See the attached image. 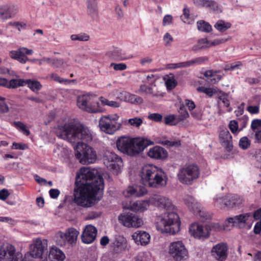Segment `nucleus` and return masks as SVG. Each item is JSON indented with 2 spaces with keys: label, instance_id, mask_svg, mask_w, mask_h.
I'll return each mask as SVG.
<instances>
[{
  "label": "nucleus",
  "instance_id": "1",
  "mask_svg": "<svg viewBox=\"0 0 261 261\" xmlns=\"http://www.w3.org/2000/svg\"><path fill=\"white\" fill-rule=\"evenodd\" d=\"M104 180L97 170L82 167L77 173L74 190V202L88 207L91 201H99L102 197Z\"/></svg>",
  "mask_w": 261,
  "mask_h": 261
},
{
  "label": "nucleus",
  "instance_id": "2",
  "mask_svg": "<svg viewBox=\"0 0 261 261\" xmlns=\"http://www.w3.org/2000/svg\"><path fill=\"white\" fill-rule=\"evenodd\" d=\"M57 136L70 142L77 143L75 149L76 158L83 164L93 163L96 160V153L93 149L86 143L92 140L89 129L83 125L75 123L73 120L68 121L63 125H59L56 130Z\"/></svg>",
  "mask_w": 261,
  "mask_h": 261
},
{
  "label": "nucleus",
  "instance_id": "3",
  "mask_svg": "<svg viewBox=\"0 0 261 261\" xmlns=\"http://www.w3.org/2000/svg\"><path fill=\"white\" fill-rule=\"evenodd\" d=\"M139 175L144 186L159 188L166 185L165 172L155 165H145L142 168Z\"/></svg>",
  "mask_w": 261,
  "mask_h": 261
},
{
  "label": "nucleus",
  "instance_id": "4",
  "mask_svg": "<svg viewBox=\"0 0 261 261\" xmlns=\"http://www.w3.org/2000/svg\"><path fill=\"white\" fill-rule=\"evenodd\" d=\"M152 143L151 141L143 138L121 137L117 140L116 146L121 152L134 156L143 151Z\"/></svg>",
  "mask_w": 261,
  "mask_h": 261
},
{
  "label": "nucleus",
  "instance_id": "5",
  "mask_svg": "<svg viewBox=\"0 0 261 261\" xmlns=\"http://www.w3.org/2000/svg\"><path fill=\"white\" fill-rule=\"evenodd\" d=\"M180 221L177 214L170 212L160 216L156 222V227L162 232L175 234L180 230Z\"/></svg>",
  "mask_w": 261,
  "mask_h": 261
},
{
  "label": "nucleus",
  "instance_id": "6",
  "mask_svg": "<svg viewBox=\"0 0 261 261\" xmlns=\"http://www.w3.org/2000/svg\"><path fill=\"white\" fill-rule=\"evenodd\" d=\"M199 175L200 168L197 164L193 163L186 164L179 169L177 173L179 181L188 185H191Z\"/></svg>",
  "mask_w": 261,
  "mask_h": 261
},
{
  "label": "nucleus",
  "instance_id": "7",
  "mask_svg": "<svg viewBox=\"0 0 261 261\" xmlns=\"http://www.w3.org/2000/svg\"><path fill=\"white\" fill-rule=\"evenodd\" d=\"M119 116L117 114H111L102 116L99 121L100 129L108 134H113L118 130L121 124L118 122Z\"/></svg>",
  "mask_w": 261,
  "mask_h": 261
},
{
  "label": "nucleus",
  "instance_id": "8",
  "mask_svg": "<svg viewBox=\"0 0 261 261\" xmlns=\"http://www.w3.org/2000/svg\"><path fill=\"white\" fill-rule=\"evenodd\" d=\"M98 101L94 98L87 94L79 96L77 99L78 107L89 113H98L101 112Z\"/></svg>",
  "mask_w": 261,
  "mask_h": 261
},
{
  "label": "nucleus",
  "instance_id": "9",
  "mask_svg": "<svg viewBox=\"0 0 261 261\" xmlns=\"http://www.w3.org/2000/svg\"><path fill=\"white\" fill-rule=\"evenodd\" d=\"M79 234V231L73 227L68 228L65 232L59 231L56 236V243L60 246H65L67 244L73 245L75 244Z\"/></svg>",
  "mask_w": 261,
  "mask_h": 261
},
{
  "label": "nucleus",
  "instance_id": "10",
  "mask_svg": "<svg viewBox=\"0 0 261 261\" xmlns=\"http://www.w3.org/2000/svg\"><path fill=\"white\" fill-rule=\"evenodd\" d=\"M169 254L174 261H184L188 257V251L181 241H176L170 244Z\"/></svg>",
  "mask_w": 261,
  "mask_h": 261
},
{
  "label": "nucleus",
  "instance_id": "11",
  "mask_svg": "<svg viewBox=\"0 0 261 261\" xmlns=\"http://www.w3.org/2000/svg\"><path fill=\"white\" fill-rule=\"evenodd\" d=\"M104 164L107 168L114 173L118 174L123 166L122 159L114 153L111 152L105 156Z\"/></svg>",
  "mask_w": 261,
  "mask_h": 261
},
{
  "label": "nucleus",
  "instance_id": "12",
  "mask_svg": "<svg viewBox=\"0 0 261 261\" xmlns=\"http://www.w3.org/2000/svg\"><path fill=\"white\" fill-rule=\"evenodd\" d=\"M226 222L231 224L233 226H238L240 228H244L247 226L248 228H250L252 223V215L250 213L240 214L233 217L227 218Z\"/></svg>",
  "mask_w": 261,
  "mask_h": 261
},
{
  "label": "nucleus",
  "instance_id": "13",
  "mask_svg": "<svg viewBox=\"0 0 261 261\" xmlns=\"http://www.w3.org/2000/svg\"><path fill=\"white\" fill-rule=\"evenodd\" d=\"M119 222L127 227H139L142 224V220L132 213H123L118 217Z\"/></svg>",
  "mask_w": 261,
  "mask_h": 261
},
{
  "label": "nucleus",
  "instance_id": "14",
  "mask_svg": "<svg viewBox=\"0 0 261 261\" xmlns=\"http://www.w3.org/2000/svg\"><path fill=\"white\" fill-rule=\"evenodd\" d=\"M211 227L208 225L203 226L198 223L192 224L189 227V232L195 238L204 240L209 237Z\"/></svg>",
  "mask_w": 261,
  "mask_h": 261
},
{
  "label": "nucleus",
  "instance_id": "15",
  "mask_svg": "<svg viewBox=\"0 0 261 261\" xmlns=\"http://www.w3.org/2000/svg\"><path fill=\"white\" fill-rule=\"evenodd\" d=\"M0 261H23L21 254H15V249L12 245L6 248L0 249Z\"/></svg>",
  "mask_w": 261,
  "mask_h": 261
},
{
  "label": "nucleus",
  "instance_id": "16",
  "mask_svg": "<svg viewBox=\"0 0 261 261\" xmlns=\"http://www.w3.org/2000/svg\"><path fill=\"white\" fill-rule=\"evenodd\" d=\"M150 202L151 204L160 209L171 210L174 208V205L171 200L168 198L160 195H154L151 197Z\"/></svg>",
  "mask_w": 261,
  "mask_h": 261
},
{
  "label": "nucleus",
  "instance_id": "17",
  "mask_svg": "<svg viewBox=\"0 0 261 261\" xmlns=\"http://www.w3.org/2000/svg\"><path fill=\"white\" fill-rule=\"evenodd\" d=\"M33 53L32 49L20 47L17 50L10 51L9 55L12 59L18 61L20 63L24 64L29 60L27 56L32 55Z\"/></svg>",
  "mask_w": 261,
  "mask_h": 261
},
{
  "label": "nucleus",
  "instance_id": "18",
  "mask_svg": "<svg viewBox=\"0 0 261 261\" xmlns=\"http://www.w3.org/2000/svg\"><path fill=\"white\" fill-rule=\"evenodd\" d=\"M212 255L218 261H225L228 256V246L224 243H220L214 246Z\"/></svg>",
  "mask_w": 261,
  "mask_h": 261
},
{
  "label": "nucleus",
  "instance_id": "19",
  "mask_svg": "<svg viewBox=\"0 0 261 261\" xmlns=\"http://www.w3.org/2000/svg\"><path fill=\"white\" fill-rule=\"evenodd\" d=\"M18 12V8L13 5L0 6V19L5 21L14 17Z\"/></svg>",
  "mask_w": 261,
  "mask_h": 261
},
{
  "label": "nucleus",
  "instance_id": "20",
  "mask_svg": "<svg viewBox=\"0 0 261 261\" xmlns=\"http://www.w3.org/2000/svg\"><path fill=\"white\" fill-rule=\"evenodd\" d=\"M95 227L89 225L86 226L82 234V242L85 244H90L94 241L97 235Z\"/></svg>",
  "mask_w": 261,
  "mask_h": 261
},
{
  "label": "nucleus",
  "instance_id": "21",
  "mask_svg": "<svg viewBox=\"0 0 261 261\" xmlns=\"http://www.w3.org/2000/svg\"><path fill=\"white\" fill-rule=\"evenodd\" d=\"M220 143L225 150L230 152L233 149L232 136L227 129L222 130L219 134Z\"/></svg>",
  "mask_w": 261,
  "mask_h": 261
},
{
  "label": "nucleus",
  "instance_id": "22",
  "mask_svg": "<svg viewBox=\"0 0 261 261\" xmlns=\"http://www.w3.org/2000/svg\"><path fill=\"white\" fill-rule=\"evenodd\" d=\"M46 247V245L38 239L30 246V255L35 258L41 257Z\"/></svg>",
  "mask_w": 261,
  "mask_h": 261
},
{
  "label": "nucleus",
  "instance_id": "23",
  "mask_svg": "<svg viewBox=\"0 0 261 261\" xmlns=\"http://www.w3.org/2000/svg\"><path fill=\"white\" fill-rule=\"evenodd\" d=\"M147 192L146 188L143 186H129L125 191H124L123 194L125 197H129L134 196L136 197H140L143 196Z\"/></svg>",
  "mask_w": 261,
  "mask_h": 261
},
{
  "label": "nucleus",
  "instance_id": "24",
  "mask_svg": "<svg viewBox=\"0 0 261 261\" xmlns=\"http://www.w3.org/2000/svg\"><path fill=\"white\" fill-rule=\"evenodd\" d=\"M132 237L137 245L146 246L150 242L149 234L144 231L138 230L134 233Z\"/></svg>",
  "mask_w": 261,
  "mask_h": 261
},
{
  "label": "nucleus",
  "instance_id": "25",
  "mask_svg": "<svg viewBox=\"0 0 261 261\" xmlns=\"http://www.w3.org/2000/svg\"><path fill=\"white\" fill-rule=\"evenodd\" d=\"M148 155L153 159H164L167 157L168 152L164 148L156 146L149 149Z\"/></svg>",
  "mask_w": 261,
  "mask_h": 261
},
{
  "label": "nucleus",
  "instance_id": "26",
  "mask_svg": "<svg viewBox=\"0 0 261 261\" xmlns=\"http://www.w3.org/2000/svg\"><path fill=\"white\" fill-rule=\"evenodd\" d=\"M194 5L198 7H204L210 11H215L218 8L216 2L213 0H193Z\"/></svg>",
  "mask_w": 261,
  "mask_h": 261
},
{
  "label": "nucleus",
  "instance_id": "27",
  "mask_svg": "<svg viewBox=\"0 0 261 261\" xmlns=\"http://www.w3.org/2000/svg\"><path fill=\"white\" fill-rule=\"evenodd\" d=\"M185 203L188 206L189 209L194 214H197L201 213V205L198 202H197L192 196H188L185 199Z\"/></svg>",
  "mask_w": 261,
  "mask_h": 261
},
{
  "label": "nucleus",
  "instance_id": "28",
  "mask_svg": "<svg viewBox=\"0 0 261 261\" xmlns=\"http://www.w3.org/2000/svg\"><path fill=\"white\" fill-rule=\"evenodd\" d=\"M150 204V199L148 200L137 201L130 203L128 208L134 211L143 212L146 210Z\"/></svg>",
  "mask_w": 261,
  "mask_h": 261
},
{
  "label": "nucleus",
  "instance_id": "29",
  "mask_svg": "<svg viewBox=\"0 0 261 261\" xmlns=\"http://www.w3.org/2000/svg\"><path fill=\"white\" fill-rule=\"evenodd\" d=\"M48 257L50 261H63L65 255L62 251L54 247L50 249Z\"/></svg>",
  "mask_w": 261,
  "mask_h": 261
},
{
  "label": "nucleus",
  "instance_id": "30",
  "mask_svg": "<svg viewBox=\"0 0 261 261\" xmlns=\"http://www.w3.org/2000/svg\"><path fill=\"white\" fill-rule=\"evenodd\" d=\"M87 12L92 18L97 17L98 10L96 0H87Z\"/></svg>",
  "mask_w": 261,
  "mask_h": 261
},
{
  "label": "nucleus",
  "instance_id": "31",
  "mask_svg": "<svg viewBox=\"0 0 261 261\" xmlns=\"http://www.w3.org/2000/svg\"><path fill=\"white\" fill-rule=\"evenodd\" d=\"M210 41L206 38L199 39L197 41V44L193 46L192 50L195 52L198 51L199 50L210 47Z\"/></svg>",
  "mask_w": 261,
  "mask_h": 261
},
{
  "label": "nucleus",
  "instance_id": "32",
  "mask_svg": "<svg viewBox=\"0 0 261 261\" xmlns=\"http://www.w3.org/2000/svg\"><path fill=\"white\" fill-rule=\"evenodd\" d=\"M25 86L27 85L28 87L33 92L40 90L42 88V85L40 82L31 79L24 80Z\"/></svg>",
  "mask_w": 261,
  "mask_h": 261
},
{
  "label": "nucleus",
  "instance_id": "33",
  "mask_svg": "<svg viewBox=\"0 0 261 261\" xmlns=\"http://www.w3.org/2000/svg\"><path fill=\"white\" fill-rule=\"evenodd\" d=\"M198 30L202 32L210 33L212 31V25L207 22L201 20L197 22Z\"/></svg>",
  "mask_w": 261,
  "mask_h": 261
},
{
  "label": "nucleus",
  "instance_id": "34",
  "mask_svg": "<svg viewBox=\"0 0 261 261\" xmlns=\"http://www.w3.org/2000/svg\"><path fill=\"white\" fill-rule=\"evenodd\" d=\"M111 58L115 60L118 61L125 60L129 59L121 49L118 48L114 49L112 51Z\"/></svg>",
  "mask_w": 261,
  "mask_h": 261
},
{
  "label": "nucleus",
  "instance_id": "35",
  "mask_svg": "<svg viewBox=\"0 0 261 261\" xmlns=\"http://www.w3.org/2000/svg\"><path fill=\"white\" fill-rule=\"evenodd\" d=\"M229 203H226L232 207H240L243 203V198L237 195H234L231 196L228 201Z\"/></svg>",
  "mask_w": 261,
  "mask_h": 261
},
{
  "label": "nucleus",
  "instance_id": "36",
  "mask_svg": "<svg viewBox=\"0 0 261 261\" xmlns=\"http://www.w3.org/2000/svg\"><path fill=\"white\" fill-rule=\"evenodd\" d=\"M231 24L229 22H225L222 20L218 21L214 25V28L222 33L230 28Z\"/></svg>",
  "mask_w": 261,
  "mask_h": 261
},
{
  "label": "nucleus",
  "instance_id": "37",
  "mask_svg": "<svg viewBox=\"0 0 261 261\" xmlns=\"http://www.w3.org/2000/svg\"><path fill=\"white\" fill-rule=\"evenodd\" d=\"M197 91L199 92H202L211 97L214 94H216L219 90L217 88H207L204 86L198 87Z\"/></svg>",
  "mask_w": 261,
  "mask_h": 261
},
{
  "label": "nucleus",
  "instance_id": "38",
  "mask_svg": "<svg viewBox=\"0 0 261 261\" xmlns=\"http://www.w3.org/2000/svg\"><path fill=\"white\" fill-rule=\"evenodd\" d=\"M25 83L24 79H12L9 81L8 89H15L19 87L24 86Z\"/></svg>",
  "mask_w": 261,
  "mask_h": 261
},
{
  "label": "nucleus",
  "instance_id": "39",
  "mask_svg": "<svg viewBox=\"0 0 261 261\" xmlns=\"http://www.w3.org/2000/svg\"><path fill=\"white\" fill-rule=\"evenodd\" d=\"M126 100L133 104H141L143 100L141 97L133 94L128 93L125 95Z\"/></svg>",
  "mask_w": 261,
  "mask_h": 261
},
{
  "label": "nucleus",
  "instance_id": "40",
  "mask_svg": "<svg viewBox=\"0 0 261 261\" xmlns=\"http://www.w3.org/2000/svg\"><path fill=\"white\" fill-rule=\"evenodd\" d=\"M219 94L218 96V99L221 101L224 104V106L226 108H229L230 101L228 99V94L221 90H219Z\"/></svg>",
  "mask_w": 261,
  "mask_h": 261
},
{
  "label": "nucleus",
  "instance_id": "41",
  "mask_svg": "<svg viewBox=\"0 0 261 261\" xmlns=\"http://www.w3.org/2000/svg\"><path fill=\"white\" fill-rule=\"evenodd\" d=\"M70 38L72 41H87L90 39V36L86 33H81L71 35Z\"/></svg>",
  "mask_w": 261,
  "mask_h": 261
},
{
  "label": "nucleus",
  "instance_id": "42",
  "mask_svg": "<svg viewBox=\"0 0 261 261\" xmlns=\"http://www.w3.org/2000/svg\"><path fill=\"white\" fill-rule=\"evenodd\" d=\"M50 79L59 83H64L65 84H69L71 82H76L75 80H67L62 78L56 73H52L50 75Z\"/></svg>",
  "mask_w": 261,
  "mask_h": 261
},
{
  "label": "nucleus",
  "instance_id": "43",
  "mask_svg": "<svg viewBox=\"0 0 261 261\" xmlns=\"http://www.w3.org/2000/svg\"><path fill=\"white\" fill-rule=\"evenodd\" d=\"M239 145L241 149L246 150L250 147L251 141L247 137H242L239 140Z\"/></svg>",
  "mask_w": 261,
  "mask_h": 261
},
{
  "label": "nucleus",
  "instance_id": "44",
  "mask_svg": "<svg viewBox=\"0 0 261 261\" xmlns=\"http://www.w3.org/2000/svg\"><path fill=\"white\" fill-rule=\"evenodd\" d=\"M208 58L206 56L195 58L190 61L191 66L201 65L207 61Z\"/></svg>",
  "mask_w": 261,
  "mask_h": 261
},
{
  "label": "nucleus",
  "instance_id": "45",
  "mask_svg": "<svg viewBox=\"0 0 261 261\" xmlns=\"http://www.w3.org/2000/svg\"><path fill=\"white\" fill-rule=\"evenodd\" d=\"M135 261H152V259L149 253L140 252L136 257Z\"/></svg>",
  "mask_w": 261,
  "mask_h": 261
},
{
  "label": "nucleus",
  "instance_id": "46",
  "mask_svg": "<svg viewBox=\"0 0 261 261\" xmlns=\"http://www.w3.org/2000/svg\"><path fill=\"white\" fill-rule=\"evenodd\" d=\"M8 25L15 27L19 32L27 28V24L23 22L11 21L8 23Z\"/></svg>",
  "mask_w": 261,
  "mask_h": 261
},
{
  "label": "nucleus",
  "instance_id": "47",
  "mask_svg": "<svg viewBox=\"0 0 261 261\" xmlns=\"http://www.w3.org/2000/svg\"><path fill=\"white\" fill-rule=\"evenodd\" d=\"M101 102L103 105H107L113 108H118L120 106V104L118 102L112 100H109L104 97H101L100 98Z\"/></svg>",
  "mask_w": 261,
  "mask_h": 261
},
{
  "label": "nucleus",
  "instance_id": "48",
  "mask_svg": "<svg viewBox=\"0 0 261 261\" xmlns=\"http://www.w3.org/2000/svg\"><path fill=\"white\" fill-rule=\"evenodd\" d=\"M242 63L240 61H237L230 64H226L224 68L225 71H233L236 69H240Z\"/></svg>",
  "mask_w": 261,
  "mask_h": 261
},
{
  "label": "nucleus",
  "instance_id": "49",
  "mask_svg": "<svg viewBox=\"0 0 261 261\" xmlns=\"http://www.w3.org/2000/svg\"><path fill=\"white\" fill-rule=\"evenodd\" d=\"M169 68L175 69L178 68H186L191 66L190 61L174 63L169 65Z\"/></svg>",
  "mask_w": 261,
  "mask_h": 261
},
{
  "label": "nucleus",
  "instance_id": "50",
  "mask_svg": "<svg viewBox=\"0 0 261 261\" xmlns=\"http://www.w3.org/2000/svg\"><path fill=\"white\" fill-rule=\"evenodd\" d=\"M139 92L141 94H152L153 89L151 87H149L146 85L143 84L140 85Z\"/></svg>",
  "mask_w": 261,
  "mask_h": 261
},
{
  "label": "nucleus",
  "instance_id": "51",
  "mask_svg": "<svg viewBox=\"0 0 261 261\" xmlns=\"http://www.w3.org/2000/svg\"><path fill=\"white\" fill-rule=\"evenodd\" d=\"M177 85V82L173 77H169L166 82L167 89L172 90Z\"/></svg>",
  "mask_w": 261,
  "mask_h": 261
},
{
  "label": "nucleus",
  "instance_id": "52",
  "mask_svg": "<svg viewBox=\"0 0 261 261\" xmlns=\"http://www.w3.org/2000/svg\"><path fill=\"white\" fill-rule=\"evenodd\" d=\"M128 123L134 126L139 127L143 123L142 119L138 117L131 118L128 120Z\"/></svg>",
  "mask_w": 261,
  "mask_h": 261
},
{
  "label": "nucleus",
  "instance_id": "53",
  "mask_svg": "<svg viewBox=\"0 0 261 261\" xmlns=\"http://www.w3.org/2000/svg\"><path fill=\"white\" fill-rule=\"evenodd\" d=\"M148 118L150 120L159 122L162 120L163 116L161 114L159 113H152L148 115Z\"/></svg>",
  "mask_w": 261,
  "mask_h": 261
},
{
  "label": "nucleus",
  "instance_id": "54",
  "mask_svg": "<svg viewBox=\"0 0 261 261\" xmlns=\"http://www.w3.org/2000/svg\"><path fill=\"white\" fill-rule=\"evenodd\" d=\"M175 120V117L174 115H169L165 117L164 123L166 125H173L175 124L174 121Z\"/></svg>",
  "mask_w": 261,
  "mask_h": 261
},
{
  "label": "nucleus",
  "instance_id": "55",
  "mask_svg": "<svg viewBox=\"0 0 261 261\" xmlns=\"http://www.w3.org/2000/svg\"><path fill=\"white\" fill-rule=\"evenodd\" d=\"M47 61L51 63V64L55 67H59L63 65V60L62 59H50L48 58Z\"/></svg>",
  "mask_w": 261,
  "mask_h": 261
},
{
  "label": "nucleus",
  "instance_id": "56",
  "mask_svg": "<svg viewBox=\"0 0 261 261\" xmlns=\"http://www.w3.org/2000/svg\"><path fill=\"white\" fill-rule=\"evenodd\" d=\"M111 67H113L114 69L115 70H124L126 69L127 66L125 63H112L110 65Z\"/></svg>",
  "mask_w": 261,
  "mask_h": 261
},
{
  "label": "nucleus",
  "instance_id": "57",
  "mask_svg": "<svg viewBox=\"0 0 261 261\" xmlns=\"http://www.w3.org/2000/svg\"><path fill=\"white\" fill-rule=\"evenodd\" d=\"M229 128L233 134L237 132L238 129V123L236 120H231L229 124Z\"/></svg>",
  "mask_w": 261,
  "mask_h": 261
},
{
  "label": "nucleus",
  "instance_id": "58",
  "mask_svg": "<svg viewBox=\"0 0 261 261\" xmlns=\"http://www.w3.org/2000/svg\"><path fill=\"white\" fill-rule=\"evenodd\" d=\"M227 40V39L225 38L216 39L211 42H210L209 44H208V45L210 46V47L212 46L218 45L225 42Z\"/></svg>",
  "mask_w": 261,
  "mask_h": 261
},
{
  "label": "nucleus",
  "instance_id": "59",
  "mask_svg": "<svg viewBox=\"0 0 261 261\" xmlns=\"http://www.w3.org/2000/svg\"><path fill=\"white\" fill-rule=\"evenodd\" d=\"M28 148V145L23 143H19L14 142L12 144V149H20V150H24Z\"/></svg>",
  "mask_w": 261,
  "mask_h": 261
},
{
  "label": "nucleus",
  "instance_id": "60",
  "mask_svg": "<svg viewBox=\"0 0 261 261\" xmlns=\"http://www.w3.org/2000/svg\"><path fill=\"white\" fill-rule=\"evenodd\" d=\"M180 119L184 120L189 117V114L184 107L180 108Z\"/></svg>",
  "mask_w": 261,
  "mask_h": 261
},
{
  "label": "nucleus",
  "instance_id": "61",
  "mask_svg": "<svg viewBox=\"0 0 261 261\" xmlns=\"http://www.w3.org/2000/svg\"><path fill=\"white\" fill-rule=\"evenodd\" d=\"M251 127L253 131L261 127V119H254L251 122Z\"/></svg>",
  "mask_w": 261,
  "mask_h": 261
},
{
  "label": "nucleus",
  "instance_id": "62",
  "mask_svg": "<svg viewBox=\"0 0 261 261\" xmlns=\"http://www.w3.org/2000/svg\"><path fill=\"white\" fill-rule=\"evenodd\" d=\"M60 193V191L57 189H51L49 191L50 197L53 199L57 198Z\"/></svg>",
  "mask_w": 261,
  "mask_h": 261
},
{
  "label": "nucleus",
  "instance_id": "63",
  "mask_svg": "<svg viewBox=\"0 0 261 261\" xmlns=\"http://www.w3.org/2000/svg\"><path fill=\"white\" fill-rule=\"evenodd\" d=\"M10 195L9 191L5 189L0 190V199L5 200Z\"/></svg>",
  "mask_w": 261,
  "mask_h": 261
},
{
  "label": "nucleus",
  "instance_id": "64",
  "mask_svg": "<svg viewBox=\"0 0 261 261\" xmlns=\"http://www.w3.org/2000/svg\"><path fill=\"white\" fill-rule=\"evenodd\" d=\"M185 104L188 107L189 110L190 111L193 110L196 107L194 102L192 100L186 99Z\"/></svg>",
  "mask_w": 261,
  "mask_h": 261
}]
</instances>
